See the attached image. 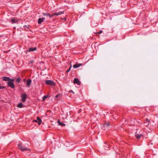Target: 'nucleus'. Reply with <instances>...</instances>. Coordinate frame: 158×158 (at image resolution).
<instances>
[{
  "label": "nucleus",
  "instance_id": "obj_1",
  "mask_svg": "<svg viewBox=\"0 0 158 158\" xmlns=\"http://www.w3.org/2000/svg\"><path fill=\"white\" fill-rule=\"evenodd\" d=\"M64 11H59L58 12H56L53 14H51L47 12L43 13L42 15L44 16H45L49 17V18H52L54 15H58L63 14Z\"/></svg>",
  "mask_w": 158,
  "mask_h": 158
},
{
  "label": "nucleus",
  "instance_id": "obj_2",
  "mask_svg": "<svg viewBox=\"0 0 158 158\" xmlns=\"http://www.w3.org/2000/svg\"><path fill=\"white\" fill-rule=\"evenodd\" d=\"M18 148L22 151H30V149L24 147L22 143L19 141L17 145Z\"/></svg>",
  "mask_w": 158,
  "mask_h": 158
},
{
  "label": "nucleus",
  "instance_id": "obj_3",
  "mask_svg": "<svg viewBox=\"0 0 158 158\" xmlns=\"http://www.w3.org/2000/svg\"><path fill=\"white\" fill-rule=\"evenodd\" d=\"M111 127L112 125L109 123L106 122L103 124L102 128L103 130H105L107 129L111 128Z\"/></svg>",
  "mask_w": 158,
  "mask_h": 158
},
{
  "label": "nucleus",
  "instance_id": "obj_4",
  "mask_svg": "<svg viewBox=\"0 0 158 158\" xmlns=\"http://www.w3.org/2000/svg\"><path fill=\"white\" fill-rule=\"evenodd\" d=\"M46 84L52 86H54L55 85V83L52 81L51 80H47L45 81Z\"/></svg>",
  "mask_w": 158,
  "mask_h": 158
},
{
  "label": "nucleus",
  "instance_id": "obj_5",
  "mask_svg": "<svg viewBox=\"0 0 158 158\" xmlns=\"http://www.w3.org/2000/svg\"><path fill=\"white\" fill-rule=\"evenodd\" d=\"M27 97V95L25 93H23L22 94L21 98L22 101L23 102H24L26 101Z\"/></svg>",
  "mask_w": 158,
  "mask_h": 158
},
{
  "label": "nucleus",
  "instance_id": "obj_6",
  "mask_svg": "<svg viewBox=\"0 0 158 158\" xmlns=\"http://www.w3.org/2000/svg\"><path fill=\"white\" fill-rule=\"evenodd\" d=\"M7 86L8 87H10L12 89H13L15 88V85L14 84L12 81H9L8 82H7Z\"/></svg>",
  "mask_w": 158,
  "mask_h": 158
},
{
  "label": "nucleus",
  "instance_id": "obj_7",
  "mask_svg": "<svg viewBox=\"0 0 158 158\" xmlns=\"http://www.w3.org/2000/svg\"><path fill=\"white\" fill-rule=\"evenodd\" d=\"M74 84H77L78 85H80L81 82L77 78H75L74 79L73 81Z\"/></svg>",
  "mask_w": 158,
  "mask_h": 158
},
{
  "label": "nucleus",
  "instance_id": "obj_8",
  "mask_svg": "<svg viewBox=\"0 0 158 158\" xmlns=\"http://www.w3.org/2000/svg\"><path fill=\"white\" fill-rule=\"evenodd\" d=\"M31 80L30 79H28L26 81V85L27 87H29L31 86Z\"/></svg>",
  "mask_w": 158,
  "mask_h": 158
},
{
  "label": "nucleus",
  "instance_id": "obj_9",
  "mask_svg": "<svg viewBox=\"0 0 158 158\" xmlns=\"http://www.w3.org/2000/svg\"><path fill=\"white\" fill-rule=\"evenodd\" d=\"M37 48L36 47H33V48H30L28 49L27 50V52H33L34 51H35L36 50Z\"/></svg>",
  "mask_w": 158,
  "mask_h": 158
},
{
  "label": "nucleus",
  "instance_id": "obj_10",
  "mask_svg": "<svg viewBox=\"0 0 158 158\" xmlns=\"http://www.w3.org/2000/svg\"><path fill=\"white\" fill-rule=\"evenodd\" d=\"M45 19V18L44 17L39 18L38 19V23L39 24H41Z\"/></svg>",
  "mask_w": 158,
  "mask_h": 158
},
{
  "label": "nucleus",
  "instance_id": "obj_11",
  "mask_svg": "<svg viewBox=\"0 0 158 158\" xmlns=\"http://www.w3.org/2000/svg\"><path fill=\"white\" fill-rule=\"evenodd\" d=\"M81 65H82V64L76 63L75 64L73 65V67L74 69H76L80 67Z\"/></svg>",
  "mask_w": 158,
  "mask_h": 158
},
{
  "label": "nucleus",
  "instance_id": "obj_12",
  "mask_svg": "<svg viewBox=\"0 0 158 158\" xmlns=\"http://www.w3.org/2000/svg\"><path fill=\"white\" fill-rule=\"evenodd\" d=\"M135 136L137 139H139L141 137L143 136V135H142L141 134H139L137 133V132L136 131L135 133Z\"/></svg>",
  "mask_w": 158,
  "mask_h": 158
},
{
  "label": "nucleus",
  "instance_id": "obj_13",
  "mask_svg": "<svg viewBox=\"0 0 158 158\" xmlns=\"http://www.w3.org/2000/svg\"><path fill=\"white\" fill-rule=\"evenodd\" d=\"M2 78L3 81H8V82L9 81V80L10 79V78L8 77H4Z\"/></svg>",
  "mask_w": 158,
  "mask_h": 158
},
{
  "label": "nucleus",
  "instance_id": "obj_14",
  "mask_svg": "<svg viewBox=\"0 0 158 158\" xmlns=\"http://www.w3.org/2000/svg\"><path fill=\"white\" fill-rule=\"evenodd\" d=\"M37 119L38 121V124L39 125H40L42 122L41 119L39 117H37Z\"/></svg>",
  "mask_w": 158,
  "mask_h": 158
},
{
  "label": "nucleus",
  "instance_id": "obj_15",
  "mask_svg": "<svg viewBox=\"0 0 158 158\" xmlns=\"http://www.w3.org/2000/svg\"><path fill=\"white\" fill-rule=\"evenodd\" d=\"M23 104L22 103H20L18 104L17 107L19 108H21L23 107Z\"/></svg>",
  "mask_w": 158,
  "mask_h": 158
},
{
  "label": "nucleus",
  "instance_id": "obj_16",
  "mask_svg": "<svg viewBox=\"0 0 158 158\" xmlns=\"http://www.w3.org/2000/svg\"><path fill=\"white\" fill-rule=\"evenodd\" d=\"M105 145H104V147H105V150H107V148H109L110 147V145L109 144H107L106 143H105Z\"/></svg>",
  "mask_w": 158,
  "mask_h": 158
},
{
  "label": "nucleus",
  "instance_id": "obj_17",
  "mask_svg": "<svg viewBox=\"0 0 158 158\" xmlns=\"http://www.w3.org/2000/svg\"><path fill=\"white\" fill-rule=\"evenodd\" d=\"M58 123L59 124V125L61 126H65V124L63 123H62L60 122L59 120L58 121Z\"/></svg>",
  "mask_w": 158,
  "mask_h": 158
},
{
  "label": "nucleus",
  "instance_id": "obj_18",
  "mask_svg": "<svg viewBox=\"0 0 158 158\" xmlns=\"http://www.w3.org/2000/svg\"><path fill=\"white\" fill-rule=\"evenodd\" d=\"M21 78L20 77L18 78L16 80L17 83H19L20 82Z\"/></svg>",
  "mask_w": 158,
  "mask_h": 158
},
{
  "label": "nucleus",
  "instance_id": "obj_19",
  "mask_svg": "<svg viewBox=\"0 0 158 158\" xmlns=\"http://www.w3.org/2000/svg\"><path fill=\"white\" fill-rule=\"evenodd\" d=\"M11 22H12L13 23H16L17 22V21H15V19L11 18L10 20Z\"/></svg>",
  "mask_w": 158,
  "mask_h": 158
},
{
  "label": "nucleus",
  "instance_id": "obj_20",
  "mask_svg": "<svg viewBox=\"0 0 158 158\" xmlns=\"http://www.w3.org/2000/svg\"><path fill=\"white\" fill-rule=\"evenodd\" d=\"M48 98V96L47 95H44L43 97V101L45 100L47 98Z\"/></svg>",
  "mask_w": 158,
  "mask_h": 158
},
{
  "label": "nucleus",
  "instance_id": "obj_21",
  "mask_svg": "<svg viewBox=\"0 0 158 158\" xmlns=\"http://www.w3.org/2000/svg\"><path fill=\"white\" fill-rule=\"evenodd\" d=\"M151 144V145H152L153 144V143H152V141H150L149 143H148V145H150V144Z\"/></svg>",
  "mask_w": 158,
  "mask_h": 158
},
{
  "label": "nucleus",
  "instance_id": "obj_22",
  "mask_svg": "<svg viewBox=\"0 0 158 158\" xmlns=\"http://www.w3.org/2000/svg\"><path fill=\"white\" fill-rule=\"evenodd\" d=\"M145 121L147 122H148V125L149 124V123H150V121H149V119H148V118H146V119H145Z\"/></svg>",
  "mask_w": 158,
  "mask_h": 158
},
{
  "label": "nucleus",
  "instance_id": "obj_23",
  "mask_svg": "<svg viewBox=\"0 0 158 158\" xmlns=\"http://www.w3.org/2000/svg\"><path fill=\"white\" fill-rule=\"evenodd\" d=\"M71 65H70V66L69 68V69H68L66 71V72L67 73H68L70 71V69H71Z\"/></svg>",
  "mask_w": 158,
  "mask_h": 158
},
{
  "label": "nucleus",
  "instance_id": "obj_24",
  "mask_svg": "<svg viewBox=\"0 0 158 158\" xmlns=\"http://www.w3.org/2000/svg\"><path fill=\"white\" fill-rule=\"evenodd\" d=\"M5 87L4 86H0V89H5Z\"/></svg>",
  "mask_w": 158,
  "mask_h": 158
},
{
  "label": "nucleus",
  "instance_id": "obj_25",
  "mask_svg": "<svg viewBox=\"0 0 158 158\" xmlns=\"http://www.w3.org/2000/svg\"><path fill=\"white\" fill-rule=\"evenodd\" d=\"M102 30L98 32H97L98 33L100 34L102 33Z\"/></svg>",
  "mask_w": 158,
  "mask_h": 158
},
{
  "label": "nucleus",
  "instance_id": "obj_26",
  "mask_svg": "<svg viewBox=\"0 0 158 158\" xmlns=\"http://www.w3.org/2000/svg\"><path fill=\"white\" fill-rule=\"evenodd\" d=\"M9 81H12V82H13L15 80L14 79H12L10 78V79L9 80Z\"/></svg>",
  "mask_w": 158,
  "mask_h": 158
},
{
  "label": "nucleus",
  "instance_id": "obj_27",
  "mask_svg": "<svg viewBox=\"0 0 158 158\" xmlns=\"http://www.w3.org/2000/svg\"><path fill=\"white\" fill-rule=\"evenodd\" d=\"M24 27H26V28H28V27H29V26H28H28H27V25H24Z\"/></svg>",
  "mask_w": 158,
  "mask_h": 158
},
{
  "label": "nucleus",
  "instance_id": "obj_28",
  "mask_svg": "<svg viewBox=\"0 0 158 158\" xmlns=\"http://www.w3.org/2000/svg\"><path fill=\"white\" fill-rule=\"evenodd\" d=\"M33 121L34 122H36V123H38V121H37V119L36 120H34Z\"/></svg>",
  "mask_w": 158,
  "mask_h": 158
},
{
  "label": "nucleus",
  "instance_id": "obj_29",
  "mask_svg": "<svg viewBox=\"0 0 158 158\" xmlns=\"http://www.w3.org/2000/svg\"><path fill=\"white\" fill-rule=\"evenodd\" d=\"M59 95H60V94H57V95H56L55 96V98H58L59 97Z\"/></svg>",
  "mask_w": 158,
  "mask_h": 158
},
{
  "label": "nucleus",
  "instance_id": "obj_30",
  "mask_svg": "<svg viewBox=\"0 0 158 158\" xmlns=\"http://www.w3.org/2000/svg\"><path fill=\"white\" fill-rule=\"evenodd\" d=\"M71 92L73 93H74L73 92L72 90H71Z\"/></svg>",
  "mask_w": 158,
  "mask_h": 158
},
{
  "label": "nucleus",
  "instance_id": "obj_31",
  "mask_svg": "<svg viewBox=\"0 0 158 158\" xmlns=\"http://www.w3.org/2000/svg\"><path fill=\"white\" fill-rule=\"evenodd\" d=\"M71 92L73 93H74L73 92L72 90H71Z\"/></svg>",
  "mask_w": 158,
  "mask_h": 158
},
{
  "label": "nucleus",
  "instance_id": "obj_32",
  "mask_svg": "<svg viewBox=\"0 0 158 158\" xmlns=\"http://www.w3.org/2000/svg\"><path fill=\"white\" fill-rule=\"evenodd\" d=\"M25 81V79H24V81Z\"/></svg>",
  "mask_w": 158,
  "mask_h": 158
}]
</instances>
